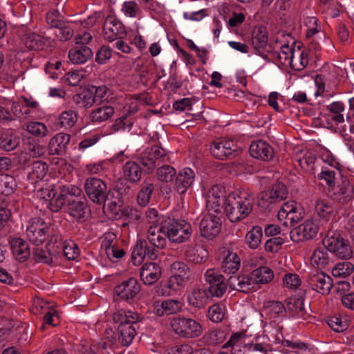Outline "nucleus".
<instances>
[{"mask_svg": "<svg viewBox=\"0 0 354 354\" xmlns=\"http://www.w3.org/2000/svg\"><path fill=\"white\" fill-rule=\"evenodd\" d=\"M216 260L221 271L226 274L233 275L240 269V257L233 250L227 247L218 249Z\"/></svg>", "mask_w": 354, "mask_h": 354, "instance_id": "8", "label": "nucleus"}, {"mask_svg": "<svg viewBox=\"0 0 354 354\" xmlns=\"http://www.w3.org/2000/svg\"><path fill=\"white\" fill-rule=\"evenodd\" d=\"M254 201L253 195L246 191L232 192L225 198V213L231 222L240 221L251 213Z\"/></svg>", "mask_w": 354, "mask_h": 354, "instance_id": "2", "label": "nucleus"}, {"mask_svg": "<svg viewBox=\"0 0 354 354\" xmlns=\"http://www.w3.org/2000/svg\"><path fill=\"white\" fill-rule=\"evenodd\" d=\"M268 191L273 195L274 199H275L277 203L284 200L288 195V189L286 185L281 183L274 184Z\"/></svg>", "mask_w": 354, "mask_h": 354, "instance_id": "61", "label": "nucleus"}, {"mask_svg": "<svg viewBox=\"0 0 354 354\" xmlns=\"http://www.w3.org/2000/svg\"><path fill=\"white\" fill-rule=\"evenodd\" d=\"M315 209L317 215L323 218H329L334 212L331 203L324 199H318L315 203Z\"/></svg>", "mask_w": 354, "mask_h": 354, "instance_id": "49", "label": "nucleus"}, {"mask_svg": "<svg viewBox=\"0 0 354 354\" xmlns=\"http://www.w3.org/2000/svg\"><path fill=\"white\" fill-rule=\"evenodd\" d=\"M304 215V211L301 205L294 201H290L282 205L277 216L285 226H292L300 221Z\"/></svg>", "mask_w": 354, "mask_h": 354, "instance_id": "11", "label": "nucleus"}, {"mask_svg": "<svg viewBox=\"0 0 354 354\" xmlns=\"http://www.w3.org/2000/svg\"><path fill=\"white\" fill-rule=\"evenodd\" d=\"M266 308L268 313L274 317H285L287 315L286 305L285 306L281 301H269L267 302Z\"/></svg>", "mask_w": 354, "mask_h": 354, "instance_id": "55", "label": "nucleus"}, {"mask_svg": "<svg viewBox=\"0 0 354 354\" xmlns=\"http://www.w3.org/2000/svg\"><path fill=\"white\" fill-rule=\"evenodd\" d=\"M160 267L156 263H146L140 269V279L146 285L154 283L160 279Z\"/></svg>", "mask_w": 354, "mask_h": 354, "instance_id": "28", "label": "nucleus"}, {"mask_svg": "<svg viewBox=\"0 0 354 354\" xmlns=\"http://www.w3.org/2000/svg\"><path fill=\"white\" fill-rule=\"evenodd\" d=\"M77 119V114L74 111H64L58 117L57 124L60 127L71 128L76 123Z\"/></svg>", "mask_w": 354, "mask_h": 354, "instance_id": "50", "label": "nucleus"}, {"mask_svg": "<svg viewBox=\"0 0 354 354\" xmlns=\"http://www.w3.org/2000/svg\"><path fill=\"white\" fill-rule=\"evenodd\" d=\"M205 280L209 284L207 291L211 297H221L226 292L228 281L215 269L210 268L205 273Z\"/></svg>", "mask_w": 354, "mask_h": 354, "instance_id": "14", "label": "nucleus"}, {"mask_svg": "<svg viewBox=\"0 0 354 354\" xmlns=\"http://www.w3.org/2000/svg\"><path fill=\"white\" fill-rule=\"evenodd\" d=\"M336 172L328 167L322 168V171L317 174V179L323 186H327L329 189H333L335 186L337 178H336Z\"/></svg>", "mask_w": 354, "mask_h": 354, "instance_id": "46", "label": "nucleus"}, {"mask_svg": "<svg viewBox=\"0 0 354 354\" xmlns=\"http://www.w3.org/2000/svg\"><path fill=\"white\" fill-rule=\"evenodd\" d=\"M95 97V103L108 101L111 92L109 88L102 85L100 86H91Z\"/></svg>", "mask_w": 354, "mask_h": 354, "instance_id": "62", "label": "nucleus"}, {"mask_svg": "<svg viewBox=\"0 0 354 354\" xmlns=\"http://www.w3.org/2000/svg\"><path fill=\"white\" fill-rule=\"evenodd\" d=\"M49 230L48 223L39 216L30 218L26 227V236L36 245L42 244L46 239Z\"/></svg>", "mask_w": 354, "mask_h": 354, "instance_id": "10", "label": "nucleus"}, {"mask_svg": "<svg viewBox=\"0 0 354 354\" xmlns=\"http://www.w3.org/2000/svg\"><path fill=\"white\" fill-rule=\"evenodd\" d=\"M322 243L329 252L339 259H348L353 256L349 241L337 232L329 231L323 239Z\"/></svg>", "mask_w": 354, "mask_h": 354, "instance_id": "5", "label": "nucleus"}, {"mask_svg": "<svg viewBox=\"0 0 354 354\" xmlns=\"http://www.w3.org/2000/svg\"><path fill=\"white\" fill-rule=\"evenodd\" d=\"M154 190V185L148 181H144L137 196L138 203L142 207L146 206L150 201Z\"/></svg>", "mask_w": 354, "mask_h": 354, "instance_id": "44", "label": "nucleus"}, {"mask_svg": "<svg viewBox=\"0 0 354 354\" xmlns=\"http://www.w3.org/2000/svg\"><path fill=\"white\" fill-rule=\"evenodd\" d=\"M48 171V166L46 162L41 160L34 161L30 165V171L28 173V178L32 183L39 180H42Z\"/></svg>", "mask_w": 354, "mask_h": 354, "instance_id": "36", "label": "nucleus"}, {"mask_svg": "<svg viewBox=\"0 0 354 354\" xmlns=\"http://www.w3.org/2000/svg\"><path fill=\"white\" fill-rule=\"evenodd\" d=\"M195 179L194 171L188 167L184 168L177 174L174 189L180 194H185L192 185Z\"/></svg>", "mask_w": 354, "mask_h": 354, "instance_id": "24", "label": "nucleus"}, {"mask_svg": "<svg viewBox=\"0 0 354 354\" xmlns=\"http://www.w3.org/2000/svg\"><path fill=\"white\" fill-rule=\"evenodd\" d=\"M308 286L323 295L330 293L333 287L331 277L323 272L310 273L307 279Z\"/></svg>", "mask_w": 354, "mask_h": 354, "instance_id": "17", "label": "nucleus"}, {"mask_svg": "<svg viewBox=\"0 0 354 354\" xmlns=\"http://www.w3.org/2000/svg\"><path fill=\"white\" fill-rule=\"evenodd\" d=\"M114 113L113 107L102 105L93 110L90 113L89 118L93 122H102L111 118Z\"/></svg>", "mask_w": 354, "mask_h": 354, "instance_id": "39", "label": "nucleus"}, {"mask_svg": "<svg viewBox=\"0 0 354 354\" xmlns=\"http://www.w3.org/2000/svg\"><path fill=\"white\" fill-rule=\"evenodd\" d=\"M138 161L148 170L152 171L155 167L169 160L165 149L158 145L147 147L137 157Z\"/></svg>", "mask_w": 354, "mask_h": 354, "instance_id": "6", "label": "nucleus"}, {"mask_svg": "<svg viewBox=\"0 0 354 354\" xmlns=\"http://www.w3.org/2000/svg\"><path fill=\"white\" fill-rule=\"evenodd\" d=\"M103 30L104 39L109 41L122 38V35L126 33L122 23L113 16H109L106 18L104 22Z\"/></svg>", "mask_w": 354, "mask_h": 354, "instance_id": "21", "label": "nucleus"}, {"mask_svg": "<svg viewBox=\"0 0 354 354\" xmlns=\"http://www.w3.org/2000/svg\"><path fill=\"white\" fill-rule=\"evenodd\" d=\"M69 134L59 133L53 136L48 145L49 153L52 155H63L66 153L70 141Z\"/></svg>", "mask_w": 354, "mask_h": 354, "instance_id": "29", "label": "nucleus"}, {"mask_svg": "<svg viewBox=\"0 0 354 354\" xmlns=\"http://www.w3.org/2000/svg\"><path fill=\"white\" fill-rule=\"evenodd\" d=\"M283 344L286 346L292 348V354H310V348L308 345L300 341L293 342L285 340Z\"/></svg>", "mask_w": 354, "mask_h": 354, "instance_id": "59", "label": "nucleus"}, {"mask_svg": "<svg viewBox=\"0 0 354 354\" xmlns=\"http://www.w3.org/2000/svg\"><path fill=\"white\" fill-rule=\"evenodd\" d=\"M20 136L13 129L0 131V148L10 151L17 148L20 143Z\"/></svg>", "mask_w": 354, "mask_h": 354, "instance_id": "30", "label": "nucleus"}, {"mask_svg": "<svg viewBox=\"0 0 354 354\" xmlns=\"http://www.w3.org/2000/svg\"><path fill=\"white\" fill-rule=\"evenodd\" d=\"M332 191V198L342 204L348 203L354 196V187L346 176H341Z\"/></svg>", "mask_w": 354, "mask_h": 354, "instance_id": "18", "label": "nucleus"}, {"mask_svg": "<svg viewBox=\"0 0 354 354\" xmlns=\"http://www.w3.org/2000/svg\"><path fill=\"white\" fill-rule=\"evenodd\" d=\"M23 41L30 50H38L43 48L44 41L41 36L35 32H27L23 37Z\"/></svg>", "mask_w": 354, "mask_h": 354, "instance_id": "47", "label": "nucleus"}, {"mask_svg": "<svg viewBox=\"0 0 354 354\" xmlns=\"http://www.w3.org/2000/svg\"><path fill=\"white\" fill-rule=\"evenodd\" d=\"M172 275L187 278L190 279L191 271L188 266L182 261H175L171 266Z\"/></svg>", "mask_w": 354, "mask_h": 354, "instance_id": "58", "label": "nucleus"}, {"mask_svg": "<svg viewBox=\"0 0 354 354\" xmlns=\"http://www.w3.org/2000/svg\"><path fill=\"white\" fill-rule=\"evenodd\" d=\"M297 53L298 56L296 57L295 54L292 55L290 66L292 69L300 71L305 68L308 64V51L298 50Z\"/></svg>", "mask_w": 354, "mask_h": 354, "instance_id": "48", "label": "nucleus"}, {"mask_svg": "<svg viewBox=\"0 0 354 354\" xmlns=\"http://www.w3.org/2000/svg\"><path fill=\"white\" fill-rule=\"evenodd\" d=\"M228 286L243 293L252 292L257 290L251 272L247 274L231 275L228 278Z\"/></svg>", "mask_w": 354, "mask_h": 354, "instance_id": "19", "label": "nucleus"}, {"mask_svg": "<svg viewBox=\"0 0 354 354\" xmlns=\"http://www.w3.org/2000/svg\"><path fill=\"white\" fill-rule=\"evenodd\" d=\"M59 191V194H57L52 189L48 194V197L50 198L48 207L53 212H58L64 205H66L70 198L78 196L81 192V189L73 185H61Z\"/></svg>", "mask_w": 354, "mask_h": 354, "instance_id": "7", "label": "nucleus"}, {"mask_svg": "<svg viewBox=\"0 0 354 354\" xmlns=\"http://www.w3.org/2000/svg\"><path fill=\"white\" fill-rule=\"evenodd\" d=\"M294 54H296V51L288 44H283L281 47L280 51L273 53L274 57L283 65L287 64L290 65L291 57Z\"/></svg>", "mask_w": 354, "mask_h": 354, "instance_id": "51", "label": "nucleus"}, {"mask_svg": "<svg viewBox=\"0 0 354 354\" xmlns=\"http://www.w3.org/2000/svg\"><path fill=\"white\" fill-rule=\"evenodd\" d=\"M262 237V228L260 226H254L246 234L245 241L250 248L257 249L261 243Z\"/></svg>", "mask_w": 354, "mask_h": 354, "instance_id": "45", "label": "nucleus"}, {"mask_svg": "<svg viewBox=\"0 0 354 354\" xmlns=\"http://www.w3.org/2000/svg\"><path fill=\"white\" fill-rule=\"evenodd\" d=\"M225 306L222 304H214L209 306L207 311L208 318L214 323L221 322L225 316Z\"/></svg>", "mask_w": 354, "mask_h": 354, "instance_id": "54", "label": "nucleus"}, {"mask_svg": "<svg viewBox=\"0 0 354 354\" xmlns=\"http://www.w3.org/2000/svg\"><path fill=\"white\" fill-rule=\"evenodd\" d=\"M140 290L141 287L138 280L131 277L116 286L114 292L120 300L131 302L138 295Z\"/></svg>", "mask_w": 354, "mask_h": 354, "instance_id": "16", "label": "nucleus"}, {"mask_svg": "<svg viewBox=\"0 0 354 354\" xmlns=\"http://www.w3.org/2000/svg\"><path fill=\"white\" fill-rule=\"evenodd\" d=\"M176 169L168 165H163L158 167L156 171L157 178L162 182L168 183L173 180L176 176Z\"/></svg>", "mask_w": 354, "mask_h": 354, "instance_id": "56", "label": "nucleus"}, {"mask_svg": "<svg viewBox=\"0 0 354 354\" xmlns=\"http://www.w3.org/2000/svg\"><path fill=\"white\" fill-rule=\"evenodd\" d=\"M273 195L270 194V192L268 190L262 192L260 193L257 205L259 207H261L263 210L267 211L270 210L273 208L274 205H275L277 202L274 199Z\"/></svg>", "mask_w": 354, "mask_h": 354, "instance_id": "53", "label": "nucleus"}, {"mask_svg": "<svg viewBox=\"0 0 354 354\" xmlns=\"http://www.w3.org/2000/svg\"><path fill=\"white\" fill-rule=\"evenodd\" d=\"M222 222L220 216L212 214H205L201 221L199 230L201 236L212 240L221 232Z\"/></svg>", "mask_w": 354, "mask_h": 354, "instance_id": "15", "label": "nucleus"}, {"mask_svg": "<svg viewBox=\"0 0 354 354\" xmlns=\"http://www.w3.org/2000/svg\"><path fill=\"white\" fill-rule=\"evenodd\" d=\"M14 257L20 262L26 261L30 256L28 243L21 238H13L10 242Z\"/></svg>", "mask_w": 354, "mask_h": 354, "instance_id": "31", "label": "nucleus"}, {"mask_svg": "<svg viewBox=\"0 0 354 354\" xmlns=\"http://www.w3.org/2000/svg\"><path fill=\"white\" fill-rule=\"evenodd\" d=\"M192 234L189 223L184 220L169 218L158 229L150 226L147 231V240L150 244L158 248H164L167 245V239L177 243L188 240Z\"/></svg>", "mask_w": 354, "mask_h": 354, "instance_id": "1", "label": "nucleus"}, {"mask_svg": "<svg viewBox=\"0 0 354 354\" xmlns=\"http://www.w3.org/2000/svg\"><path fill=\"white\" fill-rule=\"evenodd\" d=\"M287 315L297 319H306L308 312L301 298H289L286 300Z\"/></svg>", "mask_w": 354, "mask_h": 354, "instance_id": "26", "label": "nucleus"}, {"mask_svg": "<svg viewBox=\"0 0 354 354\" xmlns=\"http://www.w3.org/2000/svg\"><path fill=\"white\" fill-rule=\"evenodd\" d=\"M251 41L254 48L262 57L270 49L268 44L267 32L262 28L254 31Z\"/></svg>", "mask_w": 354, "mask_h": 354, "instance_id": "32", "label": "nucleus"}, {"mask_svg": "<svg viewBox=\"0 0 354 354\" xmlns=\"http://www.w3.org/2000/svg\"><path fill=\"white\" fill-rule=\"evenodd\" d=\"M26 130L30 134L39 137H45L48 133V129L46 126L39 122H31L26 124Z\"/></svg>", "mask_w": 354, "mask_h": 354, "instance_id": "57", "label": "nucleus"}, {"mask_svg": "<svg viewBox=\"0 0 354 354\" xmlns=\"http://www.w3.org/2000/svg\"><path fill=\"white\" fill-rule=\"evenodd\" d=\"M354 271V266L348 261L338 263L332 270V274L335 277L345 278L351 275Z\"/></svg>", "mask_w": 354, "mask_h": 354, "instance_id": "52", "label": "nucleus"}, {"mask_svg": "<svg viewBox=\"0 0 354 354\" xmlns=\"http://www.w3.org/2000/svg\"><path fill=\"white\" fill-rule=\"evenodd\" d=\"M251 273L257 290L262 285L271 282L274 277V272L268 266H260L253 270Z\"/></svg>", "mask_w": 354, "mask_h": 354, "instance_id": "34", "label": "nucleus"}, {"mask_svg": "<svg viewBox=\"0 0 354 354\" xmlns=\"http://www.w3.org/2000/svg\"><path fill=\"white\" fill-rule=\"evenodd\" d=\"M209 150L214 158L224 160L237 156L241 151V148L233 140L222 138L215 140L210 146Z\"/></svg>", "mask_w": 354, "mask_h": 354, "instance_id": "12", "label": "nucleus"}, {"mask_svg": "<svg viewBox=\"0 0 354 354\" xmlns=\"http://www.w3.org/2000/svg\"><path fill=\"white\" fill-rule=\"evenodd\" d=\"M113 321L118 324V340L122 346L130 345L139 329V323L143 316L131 310L120 309L112 315Z\"/></svg>", "mask_w": 354, "mask_h": 354, "instance_id": "3", "label": "nucleus"}, {"mask_svg": "<svg viewBox=\"0 0 354 354\" xmlns=\"http://www.w3.org/2000/svg\"><path fill=\"white\" fill-rule=\"evenodd\" d=\"M328 251L326 247L316 248L311 256V264L319 269L326 267L330 263Z\"/></svg>", "mask_w": 354, "mask_h": 354, "instance_id": "38", "label": "nucleus"}, {"mask_svg": "<svg viewBox=\"0 0 354 354\" xmlns=\"http://www.w3.org/2000/svg\"><path fill=\"white\" fill-rule=\"evenodd\" d=\"M183 304L178 299H167L155 306V313L158 316L174 315L180 313Z\"/></svg>", "mask_w": 354, "mask_h": 354, "instance_id": "27", "label": "nucleus"}, {"mask_svg": "<svg viewBox=\"0 0 354 354\" xmlns=\"http://www.w3.org/2000/svg\"><path fill=\"white\" fill-rule=\"evenodd\" d=\"M189 279L171 275L168 281V288L174 291H179L184 288L189 281Z\"/></svg>", "mask_w": 354, "mask_h": 354, "instance_id": "64", "label": "nucleus"}, {"mask_svg": "<svg viewBox=\"0 0 354 354\" xmlns=\"http://www.w3.org/2000/svg\"><path fill=\"white\" fill-rule=\"evenodd\" d=\"M249 151L252 157L263 161L272 160L274 156L272 147L263 140L252 142L250 146Z\"/></svg>", "mask_w": 354, "mask_h": 354, "instance_id": "23", "label": "nucleus"}, {"mask_svg": "<svg viewBox=\"0 0 354 354\" xmlns=\"http://www.w3.org/2000/svg\"><path fill=\"white\" fill-rule=\"evenodd\" d=\"M169 325L180 337L192 339L200 337L203 333V326L198 322L183 315L172 317Z\"/></svg>", "mask_w": 354, "mask_h": 354, "instance_id": "4", "label": "nucleus"}, {"mask_svg": "<svg viewBox=\"0 0 354 354\" xmlns=\"http://www.w3.org/2000/svg\"><path fill=\"white\" fill-rule=\"evenodd\" d=\"M118 240L115 233L108 232L104 235V239L101 243V247L103 248L106 254H113V248L117 244Z\"/></svg>", "mask_w": 354, "mask_h": 354, "instance_id": "63", "label": "nucleus"}, {"mask_svg": "<svg viewBox=\"0 0 354 354\" xmlns=\"http://www.w3.org/2000/svg\"><path fill=\"white\" fill-rule=\"evenodd\" d=\"M225 192L224 187L219 185H216L207 192L206 194V207L209 210L218 213L221 212V207H224L225 198Z\"/></svg>", "mask_w": 354, "mask_h": 354, "instance_id": "20", "label": "nucleus"}, {"mask_svg": "<svg viewBox=\"0 0 354 354\" xmlns=\"http://www.w3.org/2000/svg\"><path fill=\"white\" fill-rule=\"evenodd\" d=\"M88 205L86 199L82 196V192L78 196L70 198L66 203L67 212L77 221L84 219Z\"/></svg>", "mask_w": 354, "mask_h": 354, "instance_id": "22", "label": "nucleus"}, {"mask_svg": "<svg viewBox=\"0 0 354 354\" xmlns=\"http://www.w3.org/2000/svg\"><path fill=\"white\" fill-rule=\"evenodd\" d=\"M147 241L139 239L137 241L131 254V261L135 266H140L146 257Z\"/></svg>", "mask_w": 354, "mask_h": 354, "instance_id": "43", "label": "nucleus"}, {"mask_svg": "<svg viewBox=\"0 0 354 354\" xmlns=\"http://www.w3.org/2000/svg\"><path fill=\"white\" fill-rule=\"evenodd\" d=\"M62 254H64L68 260H75L80 255V249L73 241H65Z\"/></svg>", "mask_w": 354, "mask_h": 354, "instance_id": "60", "label": "nucleus"}, {"mask_svg": "<svg viewBox=\"0 0 354 354\" xmlns=\"http://www.w3.org/2000/svg\"><path fill=\"white\" fill-rule=\"evenodd\" d=\"M73 101L84 107H91L95 104V97L91 86L84 88L73 96Z\"/></svg>", "mask_w": 354, "mask_h": 354, "instance_id": "41", "label": "nucleus"}, {"mask_svg": "<svg viewBox=\"0 0 354 354\" xmlns=\"http://www.w3.org/2000/svg\"><path fill=\"white\" fill-rule=\"evenodd\" d=\"M92 56L93 51L85 45L75 46L68 53L69 59L75 64L85 63Z\"/></svg>", "mask_w": 354, "mask_h": 354, "instance_id": "35", "label": "nucleus"}, {"mask_svg": "<svg viewBox=\"0 0 354 354\" xmlns=\"http://www.w3.org/2000/svg\"><path fill=\"white\" fill-rule=\"evenodd\" d=\"M319 230L316 221L308 219L290 232V237L293 242L299 243L315 239Z\"/></svg>", "mask_w": 354, "mask_h": 354, "instance_id": "13", "label": "nucleus"}, {"mask_svg": "<svg viewBox=\"0 0 354 354\" xmlns=\"http://www.w3.org/2000/svg\"><path fill=\"white\" fill-rule=\"evenodd\" d=\"M210 297L207 288L198 286L192 288L188 293L187 301L193 308L201 309L207 304Z\"/></svg>", "mask_w": 354, "mask_h": 354, "instance_id": "25", "label": "nucleus"}, {"mask_svg": "<svg viewBox=\"0 0 354 354\" xmlns=\"http://www.w3.org/2000/svg\"><path fill=\"white\" fill-rule=\"evenodd\" d=\"M84 189L88 198L94 203L104 205L108 199L106 184L100 178H88L84 183Z\"/></svg>", "mask_w": 354, "mask_h": 354, "instance_id": "9", "label": "nucleus"}, {"mask_svg": "<svg viewBox=\"0 0 354 354\" xmlns=\"http://www.w3.org/2000/svg\"><path fill=\"white\" fill-rule=\"evenodd\" d=\"M142 169L135 161H127L122 167L124 179L132 184H137L141 180Z\"/></svg>", "mask_w": 354, "mask_h": 354, "instance_id": "33", "label": "nucleus"}, {"mask_svg": "<svg viewBox=\"0 0 354 354\" xmlns=\"http://www.w3.org/2000/svg\"><path fill=\"white\" fill-rule=\"evenodd\" d=\"M185 255L189 261L198 264L207 260L209 252L203 246L196 245L187 250Z\"/></svg>", "mask_w": 354, "mask_h": 354, "instance_id": "37", "label": "nucleus"}, {"mask_svg": "<svg viewBox=\"0 0 354 354\" xmlns=\"http://www.w3.org/2000/svg\"><path fill=\"white\" fill-rule=\"evenodd\" d=\"M17 186V182L12 176L0 174V194L10 196L15 192Z\"/></svg>", "mask_w": 354, "mask_h": 354, "instance_id": "42", "label": "nucleus"}, {"mask_svg": "<svg viewBox=\"0 0 354 354\" xmlns=\"http://www.w3.org/2000/svg\"><path fill=\"white\" fill-rule=\"evenodd\" d=\"M73 24L64 20L54 30V35L59 41H67L72 38L74 34Z\"/></svg>", "mask_w": 354, "mask_h": 354, "instance_id": "40", "label": "nucleus"}]
</instances>
